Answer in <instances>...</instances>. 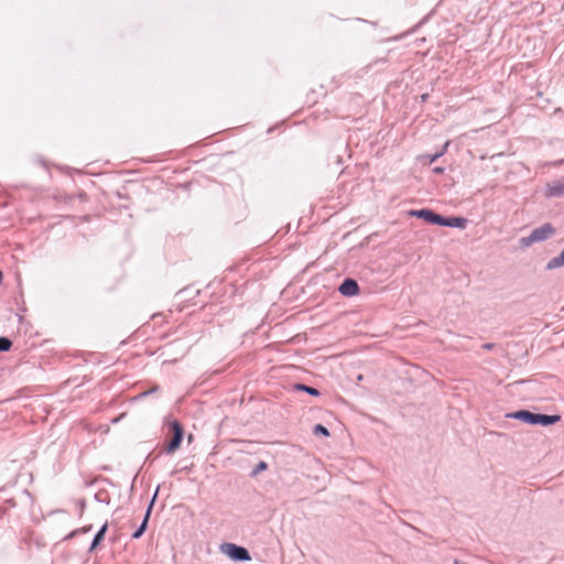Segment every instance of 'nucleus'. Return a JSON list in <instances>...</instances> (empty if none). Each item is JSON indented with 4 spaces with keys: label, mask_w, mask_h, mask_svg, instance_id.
<instances>
[{
    "label": "nucleus",
    "mask_w": 564,
    "mask_h": 564,
    "mask_svg": "<svg viewBox=\"0 0 564 564\" xmlns=\"http://www.w3.org/2000/svg\"><path fill=\"white\" fill-rule=\"evenodd\" d=\"M554 227L546 223L538 228H534L528 236L520 238L519 243L522 248H529L534 243L547 240L554 235Z\"/></svg>",
    "instance_id": "nucleus-1"
},
{
    "label": "nucleus",
    "mask_w": 564,
    "mask_h": 564,
    "mask_svg": "<svg viewBox=\"0 0 564 564\" xmlns=\"http://www.w3.org/2000/svg\"><path fill=\"white\" fill-rule=\"evenodd\" d=\"M220 551L234 561L248 562L251 560L249 552L246 547L236 545L234 543L221 544Z\"/></svg>",
    "instance_id": "nucleus-2"
},
{
    "label": "nucleus",
    "mask_w": 564,
    "mask_h": 564,
    "mask_svg": "<svg viewBox=\"0 0 564 564\" xmlns=\"http://www.w3.org/2000/svg\"><path fill=\"white\" fill-rule=\"evenodd\" d=\"M408 215L412 217H417L424 219L427 223L438 225L441 221V215L435 214L432 209L423 208V209H411L408 210Z\"/></svg>",
    "instance_id": "nucleus-3"
},
{
    "label": "nucleus",
    "mask_w": 564,
    "mask_h": 564,
    "mask_svg": "<svg viewBox=\"0 0 564 564\" xmlns=\"http://www.w3.org/2000/svg\"><path fill=\"white\" fill-rule=\"evenodd\" d=\"M171 427L173 430V437H172L170 444L167 445V448H166L167 453H172V452L176 451L180 447L182 438H183V429L177 421H173L171 423Z\"/></svg>",
    "instance_id": "nucleus-4"
},
{
    "label": "nucleus",
    "mask_w": 564,
    "mask_h": 564,
    "mask_svg": "<svg viewBox=\"0 0 564 564\" xmlns=\"http://www.w3.org/2000/svg\"><path fill=\"white\" fill-rule=\"evenodd\" d=\"M508 417L520 420L530 425H536V413L521 410L507 415Z\"/></svg>",
    "instance_id": "nucleus-5"
},
{
    "label": "nucleus",
    "mask_w": 564,
    "mask_h": 564,
    "mask_svg": "<svg viewBox=\"0 0 564 564\" xmlns=\"http://www.w3.org/2000/svg\"><path fill=\"white\" fill-rule=\"evenodd\" d=\"M338 291L344 296H355L358 294L359 288L355 280L347 279L340 284Z\"/></svg>",
    "instance_id": "nucleus-6"
},
{
    "label": "nucleus",
    "mask_w": 564,
    "mask_h": 564,
    "mask_svg": "<svg viewBox=\"0 0 564 564\" xmlns=\"http://www.w3.org/2000/svg\"><path fill=\"white\" fill-rule=\"evenodd\" d=\"M158 491H159V488H156V490H155V492H154V495H153V497H152V499H151V502H150V505H149V507H148V509H147V512H145V516H144V519H143V521H142L141 525H140V527L138 528V530L132 534V538H133V539H139V538L143 534V532L145 531L147 525H148V520H149V517H150V512H151V509H152V506H153L154 500H155V498H156V496H158Z\"/></svg>",
    "instance_id": "nucleus-7"
},
{
    "label": "nucleus",
    "mask_w": 564,
    "mask_h": 564,
    "mask_svg": "<svg viewBox=\"0 0 564 564\" xmlns=\"http://www.w3.org/2000/svg\"><path fill=\"white\" fill-rule=\"evenodd\" d=\"M467 220L463 217H449L445 218L441 216L440 226L451 227V228H464L466 226Z\"/></svg>",
    "instance_id": "nucleus-8"
},
{
    "label": "nucleus",
    "mask_w": 564,
    "mask_h": 564,
    "mask_svg": "<svg viewBox=\"0 0 564 564\" xmlns=\"http://www.w3.org/2000/svg\"><path fill=\"white\" fill-rule=\"evenodd\" d=\"M560 421H561V415H558V414L547 415V414L536 413V425L549 426V425L556 424Z\"/></svg>",
    "instance_id": "nucleus-9"
},
{
    "label": "nucleus",
    "mask_w": 564,
    "mask_h": 564,
    "mask_svg": "<svg viewBox=\"0 0 564 564\" xmlns=\"http://www.w3.org/2000/svg\"><path fill=\"white\" fill-rule=\"evenodd\" d=\"M564 267V249L557 257L550 259L545 265L546 270L552 271Z\"/></svg>",
    "instance_id": "nucleus-10"
},
{
    "label": "nucleus",
    "mask_w": 564,
    "mask_h": 564,
    "mask_svg": "<svg viewBox=\"0 0 564 564\" xmlns=\"http://www.w3.org/2000/svg\"><path fill=\"white\" fill-rule=\"evenodd\" d=\"M564 194V184L554 183L552 185H549L546 188V196L554 197V196H561Z\"/></svg>",
    "instance_id": "nucleus-11"
},
{
    "label": "nucleus",
    "mask_w": 564,
    "mask_h": 564,
    "mask_svg": "<svg viewBox=\"0 0 564 564\" xmlns=\"http://www.w3.org/2000/svg\"><path fill=\"white\" fill-rule=\"evenodd\" d=\"M106 531H107V524H104L99 529V531L95 534L91 545H90V550H94L102 541Z\"/></svg>",
    "instance_id": "nucleus-12"
},
{
    "label": "nucleus",
    "mask_w": 564,
    "mask_h": 564,
    "mask_svg": "<svg viewBox=\"0 0 564 564\" xmlns=\"http://www.w3.org/2000/svg\"><path fill=\"white\" fill-rule=\"evenodd\" d=\"M12 346V343L7 337H0V351H8Z\"/></svg>",
    "instance_id": "nucleus-13"
},
{
    "label": "nucleus",
    "mask_w": 564,
    "mask_h": 564,
    "mask_svg": "<svg viewBox=\"0 0 564 564\" xmlns=\"http://www.w3.org/2000/svg\"><path fill=\"white\" fill-rule=\"evenodd\" d=\"M296 389L305 391L308 394L314 395V397L319 394L318 390H316L315 388L306 387V386H303V384H297Z\"/></svg>",
    "instance_id": "nucleus-14"
},
{
    "label": "nucleus",
    "mask_w": 564,
    "mask_h": 564,
    "mask_svg": "<svg viewBox=\"0 0 564 564\" xmlns=\"http://www.w3.org/2000/svg\"><path fill=\"white\" fill-rule=\"evenodd\" d=\"M313 432H314V434H321V435H323L325 437L329 436L328 430L324 425H322V424H316L314 426Z\"/></svg>",
    "instance_id": "nucleus-15"
},
{
    "label": "nucleus",
    "mask_w": 564,
    "mask_h": 564,
    "mask_svg": "<svg viewBox=\"0 0 564 564\" xmlns=\"http://www.w3.org/2000/svg\"><path fill=\"white\" fill-rule=\"evenodd\" d=\"M443 154H444V151H441V152L435 153V154L426 155V159L429 160L430 163H433L435 160L441 158Z\"/></svg>",
    "instance_id": "nucleus-16"
},
{
    "label": "nucleus",
    "mask_w": 564,
    "mask_h": 564,
    "mask_svg": "<svg viewBox=\"0 0 564 564\" xmlns=\"http://www.w3.org/2000/svg\"><path fill=\"white\" fill-rule=\"evenodd\" d=\"M267 468V464L264 462H260L257 466L256 471H262Z\"/></svg>",
    "instance_id": "nucleus-17"
},
{
    "label": "nucleus",
    "mask_w": 564,
    "mask_h": 564,
    "mask_svg": "<svg viewBox=\"0 0 564 564\" xmlns=\"http://www.w3.org/2000/svg\"><path fill=\"white\" fill-rule=\"evenodd\" d=\"M434 172H435V173H442V172H443V169H442V167H435V169H434Z\"/></svg>",
    "instance_id": "nucleus-18"
}]
</instances>
